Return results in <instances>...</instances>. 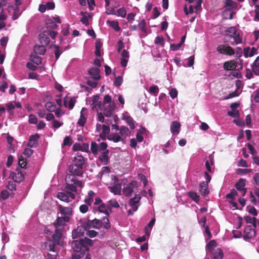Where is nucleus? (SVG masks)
<instances>
[{"label":"nucleus","mask_w":259,"mask_h":259,"mask_svg":"<svg viewBox=\"0 0 259 259\" xmlns=\"http://www.w3.org/2000/svg\"><path fill=\"white\" fill-rule=\"evenodd\" d=\"M188 195L196 203L198 202L199 201V196L195 192L190 191L188 193Z\"/></svg>","instance_id":"obj_44"},{"label":"nucleus","mask_w":259,"mask_h":259,"mask_svg":"<svg viewBox=\"0 0 259 259\" xmlns=\"http://www.w3.org/2000/svg\"><path fill=\"white\" fill-rule=\"evenodd\" d=\"M114 179L116 182H118V179L114 176ZM110 192L115 195H119L121 194V184L120 183H114L112 186L108 187Z\"/></svg>","instance_id":"obj_11"},{"label":"nucleus","mask_w":259,"mask_h":259,"mask_svg":"<svg viewBox=\"0 0 259 259\" xmlns=\"http://www.w3.org/2000/svg\"><path fill=\"white\" fill-rule=\"evenodd\" d=\"M86 251H83V250L78 251V252H74V253L72 255V259H80L85 254Z\"/></svg>","instance_id":"obj_47"},{"label":"nucleus","mask_w":259,"mask_h":259,"mask_svg":"<svg viewBox=\"0 0 259 259\" xmlns=\"http://www.w3.org/2000/svg\"><path fill=\"white\" fill-rule=\"evenodd\" d=\"M88 224L90 227L96 229H100L101 228V224L100 219H95L93 220H89Z\"/></svg>","instance_id":"obj_27"},{"label":"nucleus","mask_w":259,"mask_h":259,"mask_svg":"<svg viewBox=\"0 0 259 259\" xmlns=\"http://www.w3.org/2000/svg\"><path fill=\"white\" fill-rule=\"evenodd\" d=\"M46 22L47 26V29H55L57 27V25L55 22L52 19L49 18L47 19Z\"/></svg>","instance_id":"obj_42"},{"label":"nucleus","mask_w":259,"mask_h":259,"mask_svg":"<svg viewBox=\"0 0 259 259\" xmlns=\"http://www.w3.org/2000/svg\"><path fill=\"white\" fill-rule=\"evenodd\" d=\"M57 248H55V249L53 250H49L50 251H52L54 253L51 254L49 253H48L47 254V259H56L57 256Z\"/></svg>","instance_id":"obj_50"},{"label":"nucleus","mask_w":259,"mask_h":259,"mask_svg":"<svg viewBox=\"0 0 259 259\" xmlns=\"http://www.w3.org/2000/svg\"><path fill=\"white\" fill-rule=\"evenodd\" d=\"M102 44L99 41H96L95 44V55L97 57L101 56V52H100V48L101 47Z\"/></svg>","instance_id":"obj_49"},{"label":"nucleus","mask_w":259,"mask_h":259,"mask_svg":"<svg viewBox=\"0 0 259 259\" xmlns=\"http://www.w3.org/2000/svg\"><path fill=\"white\" fill-rule=\"evenodd\" d=\"M95 193L93 191H90L88 192V196L85 198L84 202L85 204L91 206L94 200V196Z\"/></svg>","instance_id":"obj_30"},{"label":"nucleus","mask_w":259,"mask_h":259,"mask_svg":"<svg viewBox=\"0 0 259 259\" xmlns=\"http://www.w3.org/2000/svg\"><path fill=\"white\" fill-rule=\"evenodd\" d=\"M123 119L125 120L127 124L130 126L131 129L134 130L135 128V121L129 116H124Z\"/></svg>","instance_id":"obj_35"},{"label":"nucleus","mask_w":259,"mask_h":259,"mask_svg":"<svg viewBox=\"0 0 259 259\" xmlns=\"http://www.w3.org/2000/svg\"><path fill=\"white\" fill-rule=\"evenodd\" d=\"M237 194V193L236 191L234 189H233L226 195V197L227 199H234Z\"/></svg>","instance_id":"obj_53"},{"label":"nucleus","mask_w":259,"mask_h":259,"mask_svg":"<svg viewBox=\"0 0 259 259\" xmlns=\"http://www.w3.org/2000/svg\"><path fill=\"white\" fill-rule=\"evenodd\" d=\"M170 97L174 99L178 96V91L176 88H171L169 91Z\"/></svg>","instance_id":"obj_64"},{"label":"nucleus","mask_w":259,"mask_h":259,"mask_svg":"<svg viewBox=\"0 0 259 259\" xmlns=\"http://www.w3.org/2000/svg\"><path fill=\"white\" fill-rule=\"evenodd\" d=\"M108 206L109 207L110 212H112V208H118L120 207L118 202L115 199H112L109 200L108 202Z\"/></svg>","instance_id":"obj_39"},{"label":"nucleus","mask_w":259,"mask_h":259,"mask_svg":"<svg viewBox=\"0 0 259 259\" xmlns=\"http://www.w3.org/2000/svg\"><path fill=\"white\" fill-rule=\"evenodd\" d=\"M38 119L33 114H31L29 115L28 122L30 124H36L37 123Z\"/></svg>","instance_id":"obj_60"},{"label":"nucleus","mask_w":259,"mask_h":259,"mask_svg":"<svg viewBox=\"0 0 259 259\" xmlns=\"http://www.w3.org/2000/svg\"><path fill=\"white\" fill-rule=\"evenodd\" d=\"M223 255V252L220 248H217L212 252L213 259H222Z\"/></svg>","instance_id":"obj_33"},{"label":"nucleus","mask_w":259,"mask_h":259,"mask_svg":"<svg viewBox=\"0 0 259 259\" xmlns=\"http://www.w3.org/2000/svg\"><path fill=\"white\" fill-rule=\"evenodd\" d=\"M24 170L16 168L11 175L13 180L18 183H21L24 179Z\"/></svg>","instance_id":"obj_12"},{"label":"nucleus","mask_w":259,"mask_h":259,"mask_svg":"<svg viewBox=\"0 0 259 259\" xmlns=\"http://www.w3.org/2000/svg\"><path fill=\"white\" fill-rule=\"evenodd\" d=\"M199 192L201 195L205 196L209 193L208 189V184L205 182H202L199 185Z\"/></svg>","instance_id":"obj_24"},{"label":"nucleus","mask_w":259,"mask_h":259,"mask_svg":"<svg viewBox=\"0 0 259 259\" xmlns=\"http://www.w3.org/2000/svg\"><path fill=\"white\" fill-rule=\"evenodd\" d=\"M100 70L98 67H92L88 70V73L90 76V78L95 80H99L101 78L100 74Z\"/></svg>","instance_id":"obj_15"},{"label":"nucleus","mask_w":259,"mask_h":259,"mask_svg":"<svg viewBox=\"0 0 259 259\" xmlns=\"http://www.w3.org/2000/svg\"><path fill=\"white\" fill-rule=\"evenodd\" d=\"M155 221L156 220H155V218H152L150 221V222L148 223L147 226L145 227V228L144 229V231H145L146 235H147V236L150 235L151 229L154 225Z\"/></svg>","instance_id":"obj_29"},{"label":"nucleus","mask_w":259,"mask_h":259,"mask_svg":"<svg viewBox=\"0 0 259 259\" xmlns=\"http://www.w3.org/2000/svg\"><path fill=\"white\" fill-rule=\"evenodd\" d=\"M110 26L114 29L115 31H119L120 30V28L119 26L118 23L117 21L114 20H108L106 22Z\"/></svg>","instance_id":"obj_34"},{"label":"nucleus","mask_w":259,"mask_h":259,"mask_svg":"<svg viewBox=\"0 0 259 259\" xmlns=\"http://www.w3.org/2000/svg\"><path fill=\"white\" fill-rule=\"evenodd\" d=\"M92 109L93 110L98 111L99 109L102 110L103 108V103L100 100L99 95H94L92 99Z\"/></svg>","instance_id":"obj_9"},{"label":"nucleus","mask_w":259,"mask_h":259,"mask_svg":"<svg viewBox=\"0 0 259 259\" xmlns=\"http://www.w3.org/2000/svg\"><path fill=\"white\" fill-rule=\"evenodd\" d=\"M119 130V134L121 135V137H123V138H125L127 136H129L131 134V132L129 130L128 128L125 126H121Z\"/></svg>","instance_id":"obj_31"},{"label":"nucleus","mask_w":259,"mask_h":259,"mask_svg":"<svg viewBox=\"0 0 259 259\" xmlns=\"http://www.w3.org/2000/svg\"><path fill=\"white\" fill-rule=\"evenodd\" d=\"M45 31L46 33H47V35H48L49 37H51L52 39H54L57 34V32L55 31L49 29H47Z\"/></svg>","instance_id":"obj_59"},{"label":"nucleus","mask_w":259,"mask_h":259,"mask_svg":"<svg viewBox=\"0 0 259 259\" xmlns=\"http://www.w3.org/2000/svg\"><path fill=\"white\" fill-rule=\"evenodd\" d=\"M137 187L136 182H132L125 185L123 188L122 192L126 196H130L134 191V189Z\"/></svg>","instance_id":"obj_10"},{"label":"nucleus","mask_w":259,"mask_h":259,"mask_svg":"<svg viewBox=\"0 0 259 259\" xmlns=\"http://www.w3.org/2000/svg\"><path fill=\"white\" fill-rule=\"evenodd\" d=\"M18 166L17 168L24 170L26 166V162L22 156L18 158Z\"/></svg>","instance_id":"obj_38"},{"label":"nucleus","mask_w":259,"mask_h":259,"mask_svg":"<svg viewBox=\"0 0 259 259\" xmlns=\"http://www.w3.org/2000/svg\"><path fill=\"white\" fill-rule=\"evenodd\" d=\"M33 50L35 54L43 55L46 51V49L45 46L41 44V45H35Z\"/></svg>","instance_id":"obj_28"},{"label":"nucleus","mask_w":259,"mask_h":259,"mask_svg":"<svg viewBox=\"0 0 259 259\" xmlns=\"http://www.w3.org/2000/svg\"><path fill=\"white\" fill-rule=\"evenodd\" d=\"M217 50L221 54L229 56H232L235 53L234 49L231 47L225 45H219L217 48Z\"/></svg>","instance_id":"obj_8"},{"label":"nucleus","mask_w":259,"mask_h":259,"mask_svg":"<svg viewBox=\"0 0 259 259\" xmlns=\"http://www.w3.org/2000/svg\"><path fill=\"white\" fill-rule=\"evenodd\" d=\"M246 180L243 179H240L235 184V188L238 191H242L244 189Z\"/></svg>","instance_id":"obj_37"},{"label":"nucleus","mask_w":259,"mask_h":259,"mask_svg":"<svg viewBox=\"0 0 259 259\" xmlns=\"http://www.w3.org/2000/svg\"><path fill=\"white\" fill-rule=\"evenodd\" d=\"M84 162L85 159L84 157L81 155L77 154L75 156L74 159L72 164H76V165L79 167H83Z\"/></svg>","instance_id":"obj_19"},{"label":"nucleus","mask_w":259,"mask_h":259,"mask_svg":"<svg viewBox=\"0 0 259 259\" xmlns=\"http://www.w3.org/2000/svg\"><path fill=\"white\" fill-rule=\"evenodd\" d=\"M235 64V62L232 61L226 62L224 64V68L225 70H233L235 69L236 67Z\"/></svg>","instance_id":"obj_36"},{"label":"nucleus","mask_w":259,"mask_h":259,"mask_svg":"<svg viewBox=\"0 0 259 259\" xmlns=\"http://www.w3.org/2000/svg\"><path fill=\"white\" fill-rule=\"evenodd\" d=\"M93 241L88 238L79 239V240H74L72 243V248L74 252L88 251L89 246L93 245Z\"/></svg>","instance_id":"obj_3"},{"label":"nucleus","mask_w":259,"mask_h":259,"mask_svg":"<svg viewBox=\"0 0 259 259\" xmlns=\"http://www.w3.org/2000/svg\"><path fill=\"white\" fill-rule=\"evenodd\" d=\"M255 235V230L251 225H247L245 227L243 237L245 241H249V240L254 238Z\"/></svg>","instance_id":"obj_7"},{"label":"nucleus","mask_w":259,"mask_h":259,"mask_svg":"<svg viewBox=\"0 0 259 259\" xmlns=\"http://www.w3.org/2000/svg\"><path fill=\"white\" fill-rule=\"evenodd\" d=\"M86 110H87V109L85 108H82L81 110L80 118L77 122L78 125L80 126H84V124L86 122L87 118L83 114V111H86Z\"/></svg>","instance_id":"obj_32"},{"label":"nucleus","mask_w":259,"mask_h":259,"mask_svg":"<svg viewBox=\"0 0 259 259\" xmlns=\"http://www.w3.org/2000/svg\"><path fill=\"white\" fill-rule=\"evenodd\" d=\"M97 112L98 120L101 123L105 122L106 123L108 124V120H105L104 114H103L102 112H99V111Z\"/></svg>","instance_id":"obj_57"},{"label":"nucleus","mask_w":259,"mask_h":259,"mask_svg":"<svg viewBox=\"0 0 259 259\" xmlns=\"http://www.w3.org/2000/svg\"><path fill=\"white\" fill-rule=\"evenodd\" d=\"M115 110V103H110L106 106L103 110V114L106 117H111L113 116Z\"/></svg>","instance_id":"obj_14"},{"label":"nucleus","mask_w":259,"mask_h":259,"mask_svg":"<svg viewBox=\"0 0 259 259\" xmlns=\"http://www.w3.org/2000/svg\"><path fill=\"white\" fill-rule=\"evenodd\" d=\"M154 43L156 45H159L160 46H163L165 43V40L163 37L161 35L157 36L154 40Z\"/></svg>","instance_id":"obj_48"},{"label":"nucleus","mask_w":259,"mask_h":259,"mask_svg":"<svg viewBox=\"0 0 259 259\" xmlns=\"http://www.w3.org/2000/svg\"><path fill=\"white\" fill-rule=\"evenodd\" d=\"M107 139L108 140L113 141L115 143L122 141L123 140L120 136L117 134L111 135L108 137Z\"/></svg>","instance_id":"obj_41"},{"label":"nucleus","mask_w":259,"mask_h":259,"mask_svg":"<svg viewBox=\"0 0 259 259\" xmlns=\"http://www.w3.org/2000/svg\"><path fill=\"white\" fill-rule=\"evenodd\" d=\"M63 232V228L55 229V233L52 235V240L46 243V247L48 250H54L57 245H59Z\"/></svg>","instance_id":"obj_4"},{"label":"nucleus","mask_w":259,"mask_h":259,"mask_svg":"<svg viewBox=\"0 0 259 259\" xmlns=\"http://www.w3.org/2000/svg\"><path fill=\"white\" fill-rule=\"evenodd\" d=\"M138 27L142 32H146L147 28L145 20H142L138 24Z\"/></svg>","instance_id":"obj_55"},{"label":"nucleus","mask_w":259,"mask_h":259,"mask_svg":"<svg viewBox=\"0 0 259 259\" xmlns=\"http://www.w3.org/2000/svg\"><path fill=\"white\" fill-rule=\"evenodd\" d=\"M70 217L68 216H60L58 217L56 221L54 222V225L56 229L63 228L64 229V226L66 223L69 222Z\"/></svg>","instance_id":"obj_13"},{"label":"nucleus","mask_w":259,"mask_h":259,"mask_svg":"<svg viewBox=\"0 0 259 259\" xmlns=\"http://www.w3.org/2000/svg\"><path fill=\"white\" fill-rule=\"evenodd\" d=\"M110 172V169L109 167L104 166L101 168V171L99 172V175H101V177L104 174H108Z\"/></svg>","instance_id":"obj_62"},{"label":"nucleus","mask_w":259,"mask_h":259,"mask_svg":"<svg viewBox=\"0 0 259 259\" xmlns=\"http://www.w3.org/2000/svg\"><path fill=\"white\" fill-rule=\"evenodd\" d=\"M6 107L8 111L10 114H12L13 112V110L15 109V105L12 102H9L6 104Z\"/></svg>","instance_id":"obj_63"},{"label":"nucleus","mask_w":259,"mask_h":259,"mask_svg":"<svg viewBox=\"0 0 259 259\" xmlns=\"http://www.w3.org/2000/svg\"><path fill=\"white\" fill-rule=\"evenodd\" d=\"M98 80H95V79H92V78L89 77L87 81V84L89 86H90L93 88H95L97 87V85L98 84Z\"/></svg>","instance_id":"obj_45"},{"label":"nucleus","mask_w":259,"mask_h":259,"mask_svg":"<svg viewBox=\"0 0 259 259\" xmlns=\"http://www.w3.org/2000/svg\"><path fill=\"white\" fill-rule=\"evenodd\" d=\"M98 210L100 212L103 213L107 216L110 215V210L108 204L102 203L98 206Z\"/></svg>","instance_id":"obj_25"},{"label":"nucleus","mask_w":259,"mask_h":259,"mask_svg":"<svg viewBox=\"0 0 259 259\" xmlns=\"http://www.w3.org/2000/svg\"><path fill=\"white\" fill-rule=\"evenodd\" d=\"M39 41L40 43L44 45H48L50 42V39L48 35H47V33H46L45 30H44L42 33H41L39 35Z\"/></svg>","instance_id":"obj_21"},{"label":"nucleus","mask_w":259,"mask_h":259,"mask_svg":"<svg viewBox=\"0 0 259 259\" xmlns=\"http://www.w3.org/2000/svg\"><path fill=\"white\" fill-rule=\"evenodd\" d=\"M39 136L38 134H35V135H32L31 136H30L29 137V143H28V145L30 146V147H32V145H30V143L31 142H34V143H35L37 141L38 138H39Z\"/></svg>","instance_id":"obj_58"},{"label":"nucleus","mask_w":259,"mask_h":259,"mask_svg":"<svg viewBox=\"0 0 259 259\" xmlns=\"http://www.w3.org/2000/svg\"><path fill=\"white\" fill-rule=\"evenodd\" d=\"M129 58V52L125 50H123L121 53V58L120 59V64L122 67H125L127 66Z\"/></svg>","instance_id":"obj_17"},{"label":"nucleus","mask_w":259,"mask_h":259,"mask_svg":"<svg viewBox=\"0 0 259 259\" xmlns=\"http://www.w3.org/2000/svg\"><path fill=\"white\" fill-rule=\"evenodd\" d=\"M225 39L226 42L231 45L240 44L242 42L241 36L237 33V29L234 26L229 27L226 29Z\"/></svg>","instance_id":"obj_2"},{"label":"nucleus","mask_w":259,"mask_h":259,"mask_svg":"<svg viewBox=\"0 0 259 259\" xmlns=\"http://www.w3.org/2000/svg\"><path fill=\"white\" fill-rule=\"evenodd\" d=\"M251 171V169H250V168H246V169L238 168L236 170V173L238 175H245L248 173L250 172Z\"/></svg>","instance_id":"obj_51"},{"label":"nucleus","mask_w":259,"mask_h":259,"mask_svg":"<svg viewBox=\"0 0 259 259\" xmlns=\"http://www.w3.org/2000/svg\"><path fill=\"white\" fill-rule=\"evenodd\" d=\"M116 15L118 16H120L122 18H124L126 15V12L125 9L124 8H119L116 13Z\"/></svg>","instance_id":"obj_52"},{"label":"nucleus","mask_w":259,"mask_h":259,"mask_svg":"<svg viewBox=\"0 0 259 259\" xmlns=\"http://www.w3.org/2000/svg\"><path fill=\"white\" fill-rule=\"evenodd\" d=\"M91 149L94 155L97 154L99 151L98 145L95 142H92L91 145Z\"/></svg>","instance_id":"obj_46"},{"label":"nucleus","mask_w":259,"mask_h":259,"mask_svg":"<svg viewBox=\"0 0 259 259\" xmlns=\"http://www.w3.org/2000/svg\"><path fill=\"white\" fill-rule=\"evenodd\" d=\"M69 171L72 175L66 178L67 182L66 188L72 191L77 192V187L82 188L83 185L81 181L76 179L75 176L82 177L83 167H79L76 164H71L69 166Z\"/></svg>","instance_id":"obj_1"},{"label":"nucleus","mask_w":259,"mask_h":259,"mask_svg":"<svg viewBox=\"0 0 259 259\" xmlns=\"http://www.w3.org/2000/svg\"><path fill=\"white\" fill-rule=\"evenodd\" d=\"M213 153L214 152L209 155L208 160H207L205 163L206 168L207 170L209 172H212L210 165H213L214 163Z\"/></svg>","instance_id":"obj_18"},{"label":"nucleus","mask_w":259,"mask_h":259,"mask_svg":"<svg viewBox=\"0 0 259 259\" xmlns=\"http://www.w3.org/2000/svg\"><path fill=\"white\" fill-rule=\"evenodd\" d=\"M46 109L49 112H54L56 109V106L53 102H48L45 104Z\"/></svg>","instance_id":"obj_40"},{"label":"nucleus","mask_w":259,"mask_h":259,"mask_svg":"<svg viewBox=\"0 0 259 259\" xmlns=\"http://www.w3.org/2000/svg\"><path fill=\"white\" fill-rule=\"evenodd\" d=\"M65 188L66 190L62 192H59L57 193V198L60 200L65 202H69L75 199V195L73 193V192H74L67 189L66 187Z\"/></svg>","instance_id":"obj_6"},{"label":"nucleus","mask_w":259,"mask_h":259,"mask_svg":"<svg viewBox=\"0 0 259 259\" xmlns=\"http://www.w3.org/2000/svg\"><path fill=\"white\" fill-rule=\"evenodd\" d=\"M109 153V150H106L105 151L102 152L101 153V154L99 155V160L104 165H107L108 163V161H109L108 154Z\"/></svg>","instance_id":"obj_22"},{"label":"nucleus","mask_w":259,"mask_h":259,"mask_svg":"<svg viewBox=\"0 0 259 259\" xmlns=\"http://www.w3.org/2000/svg\"><path fill=\"white\" fill-rule=\"evenodd\" d=\"M108 216H105L103 217L100 220V223L101 225V228H103L105 229H109L111 227L110 223L108 218Z\"/></svg>","instance_id":"obj_26"},{"label":"nucleus","mask_w":259,"mask_h":259,"mask_svg":"<svg viewBox=\"0 0 259 259\" xmlns=\"http://www.w3.org/2000/svg\"><path fill=\"white\" fill-rule=\"evenodd\" d=\"M30 59L32 62L33 63L38 65L41 63V58L38 56H36L35 55H31Z\"/></svg>","instance_id":"obj_61"},{"label":"nucleus","mask_w":259,"mask_h":259,"mask_svg":"<svg viewBox=\"0 0 259 259\" xmlns=\"http://www.w3.org/2000/svg\"><path fill=\"white\" fill-rule=\"evenodd\" d=\"M64 106L65 107H68L69 109H72L74 106L75 104V100L73 98H70L68 101V103L67 104V99H64Z\"/></svg>","instance_id":"obj_43"},{"label":"nucleus","mask_w":259,"mask_h":259,"mask_svg":"<svg viewBox=\"0 0 259 259\" xmlns=\"http://www.w3.org/2000/svg\"><path fill=\"white\" fill-rule=\"evenodd\" d=\"M141 197L139 194H136L135 197L130 199L128 205L131 208L127 210L128 215H133L134 212H136L140 206V201Z\"/></svg>","instance_id":"obj_5"},{"label":"nucleus","mask_w":259,"mask_h":259,"mask_svg":"<svg viewBox=\"0 0 259 259\" xmlns=\"http://www.w3.org/2000/svg\"><path fill=\"white\" fill-rule=\"evenodd\" d=\"M59 211L62 216L69 217L72 213V209L70 207H63L61 205L59 206Z\"/></svg>","instance_id":"obj_20"},{"label":"nucleus","mask_w":259,"mask_h":259,"mask_svg":"<svg viewBox=\"0 0 259 259\" xmlns=\"http://www.w3.org/2000/svg\"><path fill=\"white\" fill-rule=\"evenodd\" d=\"M235 13L230 8H226L224 12H223L222 15L224 19H232L233 16Z\"/></svg>","instance_id":"obj_23"},{"label":"nucleus","mask_w":259,"mask_h":259,"mask_svg":"<svg viewBox=\"0 0 259 259\" xmlns=\"http://www.w3.org/2000/svg\"><path fill=\"white\" fill-rule=\"evenodd\" d=\"M145 131V128H142V131L138 132L136 134V140L138 142H142L143 141V132Z\"/></svg>","instance_id":"obj_56"},{"label":"nucleus","mask_w":259,"mask_h":259,"mask_svg":"<svg viewBox=\"0 0 259 259\" xmlns=\"http://www.w3.org/2000/svg\"><path fill=\"white\" fill-rule=\"evenodd\" d=\"M181 124L177 121H173L170 125V131L172 134V137L175 138L178 134L180 133Z\"/></svg>","instance_id":"obj_16"},{"label":"nucleus","mask_w":259,"mask_h":259,"mask_svg":"<svg viewBox=\"0 0 259 259\" xmlns=\"http://www.w3.org/2000/svg\"><path fill=\"white\" fill-rule=\"evenodd\" d=\"M216 246V242L214 240H210L206 245V250L212 251V249Z\"/></svg>","instance_id":"obj_54"}]
</instances>
